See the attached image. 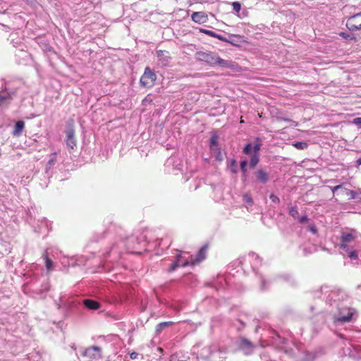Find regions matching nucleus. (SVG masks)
Here are the masks:
<instances>
[{
	"label": "nucleus",
	"mask_w": 361,
	"mask_h": 361,
	"mask_svg": "<svg viewBox=\"0 0 361 361\" xmlns=\"http://www.w3.org/2000/svg\"><path fill=\"white\" fill-rule=\"evenodd\" d=\"M347 298L345 293L339 290H329L326 297V303L331 307L327 311L332 314L334 322L336 324L350 322L355 312V310L350 308L345 302Z\"/></svg>",
	"instance_id": "nucleus-1"
},
{
	"label": "nucleus",
	"mask_w": 361,
	"mask_h": 361,
	"mask_svg": "<svg viewBox=\"0 0 361 361\" xmlns=\"http://www.w3.org/2000/svg\"><path fill=\"white\" fill-rule=\"evenodd\" d=\"M146 237L141 235L140 237L135 235H131L128 237L126 241L121 240L118 243H115L110 247L109 250L104 254V258H111V261H117L120 257L121 255L126 248V251L135 252L133 250L136 249L138 245H145ZM140 253V252H137Z\"/></svg>",
	"instance_id": "nucleus-2"
},
{
	"label": "nucleus",
	"mask_w": 361,
	"mask_h": 361,
	"mask_svg": "<svg viewBox=\"0 0 361 361\" xmlns=\"http://www.w3.org/2000/svg\"><path fill=\"white\" fill-rule=\"evenodd\" d=\"M246 260L250 264L252 271L256 274L259 275L261 290L267 289V284L269 283V281H267L264 276L262 274H259L257 271L259 267L262 264V260L259 256L255 252H250L247 255Z\"/></svg>",
	"instance_id": "nucleus-3"
},
{
	"label": "nucleus",
	"mask_w": 361,
	"mask_h": 361,
	"mask_svg": "<svg viewBox=\"0 0 361 361\" xmlns=\"http://www.w3.org/2000/svg\"><path fill=\"white\" fill-rule=\"evenodd\" d=\"M188 265H191L190 255L186 252L178 251V254L176 256V260L169 267V271L172 272L178 267H185Z\"/></svg>",
	"instance_id": "nucleus-4"
},
{
	"label": "nucleus",
	"mask_w": 361,
	"mask_h": 361,
	"mask_svg": "<svg viewBox=\"0 0 361 361\" xmlns=\"http://www.w3.org/2000/svg\"><path fill=\"white\" fill-rule=\"evenodd\" d=\"M156 79V74L149 67H147L140 78V82L142 86L151 87L154 85Z\"/></svg>",
	"instance_id": "nucleus-5"
},
{
	"label": "nucleus",
	"mask_w": 361,
	"mask_h": 361,
	"mask_svg": "<svg viewBox=\"0 0 361 361\" xmlns=\"http://www.w3.org/2000/svg\"><path fill=\"white\" fill-rule=\"evenodd\" d=\"M345 25L350 31L361 30V12L352 15L348 18Z\"/></svg>",
	"instance_id": "nucleus-6"
},
{
	"label": "nucleus",
	"mask_w": 361,
	"mask_h": 361,
	"mask_svg": "<svg viewBox=\"0 0 361 361\" xmlns=\"http://www.w3.org/2000/svg\"><path fill=\"white\" fill-rule=\"evenodd\" d=\"M82 355L87 357L91 361H97L102 358V349L98 346H92L85 349Z\"/></svg>",
	"instance_id": "nucleus-7"
},
{
	"label": "nucleus",
	"mask_w": 361,
	"mask_h": 361,
	"mask_svg": "<svg viewBox=\"0 0 361 361\" xmlns=\"http://www.w3.org/2000/svg\"><path fill=\"white\" fill-rule=\"evenodd\" d=\"M355 239V236L351 233H342L340 242V248L343 251H349L350 243Z\"/></svg>",
	"instance_id": "nucleus-8"
},
{
	"label": "nucleus",
	"mask_w": 361,
	"mask_h": 361,
	"mask_svg": "<svg viewBox=\"0 0 361 361\" xmlns=\"http://www.w3.org/2000/svg\"><path fill=\"white\" fill-rule=\"evenodd\" d=\"M216 54L212 52L197 51L196 53V59L198 61L205 62L210 66H215Z\"/></svg>",
	"instance_id": "nucleus-9"
},
{
	"label": "nucleus",
	"mask_w": 361,
	"mask_h": 361,
	"mask_svg": "<svg viewBox=\"0 0 361 361\" xmlns=\"http://www.w3.org/2000/svg\"><path fill=\"white\" fill-rule=\"evenodd\" d=\"M238 345L239 349L245 354V355H250L253 353L255 349L254 344L245 338H240L238 341Z\"/></svg>",
	"instance_id": "nucleus-10"
},
{
	"label": "nucleus",
	"mask_w": 361,
	"mask_h": 361,
	"mask_svg": "<svg viewBox=\"0 0 361 361\" xmlns=\"http://www.w3.org/2000/svg\"><path fill=\"white\" fill-rule=\"evenodd\" d=\"M66 145L71 149L76 147V140L75 137V130L72 125L68 124L66 130Z\"/></svg>",
	"instance_id": "nucleus-11"
},
{
	"label": "nucleus",
	"mask_w": 361,
	"mask_h": 361,
	"mask_svg": "<svg viewBox=\"0 0 361 361\" xmlns=\"http://www.w3.org/2000/svg\"><path fill=\"white\" fill-rule=\"evenodd\" d=\"M4 91L5 92H0V106L6 104L12 99V95L15 94L16 88L6 85Z\"/></svg>",
	"instance_id": "nucleus-12"
},
{
	"label": "nucleus",
	"mask_w": 361,
	"mask_h": 361,
	"mask_svg": "<svg viewBox=\"0 0 361 361\" xmlns=\"http://www.w3.org/2000/svg\"><path fill=\"white\" fill-rule=\"evenodd\" d=\"M215 66H219L221 68L235 70L237 66V64L232 61L224 60L217 55V57L216 58Z\"/></svg>",
	"instance_id": "nucleus-13"
},
{
	"label": "nucleus",
	"mask_w": 361,
	"mask_h": 361,
	"mask_svg": "<svg viewBox=\"0 0 361 361\" xmlns=\"http://www.w3.org/2000/svg\"><path fill=\"white\" fill-rule=\"evenodd\" d=\"M191 19L196 23L203 24L207 22L208 16L203 11L193 12L191 15Z\"/></svg>",
	"instance_id": "nucleus-14"
},
{
	"label": "nucleus",
	"mask_w": 361,
	"mask_h": 361,
	"mask_svg": "<svg viewBox=\"0 0 361 361\" xmlns=\"http://www.w3.org/2000/svg\"><path fill=\"white\" fill-rule=\"evenodd\" d=\"M157 56L159 61L164 66L169 65L171 61L169 52L165 50H158L157 51Z\"/></svg>",
	"instance_id": "nucleus-15"
},
{
	"label": "nucleus",
	"mask_w": 361,
	"mask_h": 361,
	"mask_svg": "<svg viewBox=\"0 0 361 361\" xmlns=\"http://www.w3.org/2000/svg\"><path fill=\"white\" fill-rule=\"evenodd\" d=\"M255 176L258 183L266 184L269 180V174L262 169H259L255 172Z\"/></svg>",
	"instance_id": "nucleus-16"
},
{
	"label": "nucleus",
	"mask_w": 361,
	"mask_h": 361,
	"mask_svg": "<svg viewBox=\"0 0 361 361\" xmlns=\"http://www.w3.org/2000/svg\"><path fill=\"white\" fill-rule=\"evenodd\" d=\"M207 247L204 246L201 247L197 252L195 256L190 255L191 265H194L205 259Z\"/></svg>",
	"instance_id": "nucleus-17"
},
{
	"label": "nucleus",
	"mask_w": 361,
	"mask_h": 361,
	"mask_svg": "<svg viewBox=\"0 0 361 361\" xmlns=\"http://www.w3.org/2000/svg\"><path fill=\"white\" fill-rule=\"evenodd\" d=\"M49 250V248L47 249L42 255V258L45 261V266L47 271H51L54 268L53 262L49 257L50 254Z\"/></svg>",
	"instance_id": "nucleus-18"
},
{
	"label": "nucleus",
	"mask_w": 361,
	"mask_h": 361,
	"mask_svg": "<svg viewBox=\"0 0 361 361\" xmlns=\"http://www.w3.org/2000/svg\"><path fill=\"white\" fill-rule=\"evenodd\" d=\"M83 304L89 310H96L100 307V304L98 302L91 299L84 300Z\"/></svg>",
	"instance_id": "nucleus-19"
},
{
	"label": "nucleus",
	"mask_w": 361,
	"mask_h": 361,
	"mask_svg": "<svg viewBox=\"0 0 361 361\" xmlns=\"http://www.w3.org/2000/svg\"><path fill=\"white\" fill-rule=\"evenodd\" d=\"M25 128V123L23 121H18L15 123L14 129L12 133L13 135L18 137L21 135L23 129Z\"/></svg>",
	"instance_id": "nucleus-20"
},
{
	"label": "nucleus",
	"mask_w": 361,
	"mask_h": 361,
	"mask_svg": "<svg viewBox=\"0 0 361 361\" xmlns=\"http://www.w3.org/2000/svg\"><path fill=\"white\" fill-rule=\"evenodd\" d=\"M317 357V354L315 352L305 351L302 353L300 360L301 361H313Z\"/></svg>",
	"instance_id": "nucleus-21"
},
{
	"label": "nucleus",
	"mask_w": 361,
	"mask_h": 361,
	"mask_svg": "<svg viewBox=\"0 0 361 361\" xmlns=\"http://www.w3.org/2000/svg\"><path fill=\"white\" fill-rule=\"evenodd\" d=\"M226 283H227V282H226V279H225V277L223 276H218L216 281L214 282V286L217 290L223 289V288H225Z\"/></svg>",
	"instance_id": "nucleus-22"
},
{
	"label": "nucleus",
	"mask_w": 361,
	"mask_h": 361,
	"mask_svg": "<svg viewBox=\"0 0 361 361\" xmlns=\"http://www.w3.org/2000/svg\"><path fill=\"white\" fill-rule=\"evenodd\" d=\"M277 279L293 284L295 281L293 276L288 273L280 274L277 276Z\"/></svg>",
	"instance_id": "nucleus-23"
},
{
	"label": "nucleus",
	"mask_w": 361,
	"mask_h": 361,
	"mask_svg": "<svg viewBox=\"0 0 361 361\" xmlns=\"http://www.w3.org/2000/svg\"><path fill=\"white\" fill-rule=\"evenodd\" d=\"M226 39H229L228 41H226L225 42L230 43L233 45H236L241 40V37L238 35H229Z\"/></svg>",
	"instance_id": "nucleus-24"
},
{
	"label": "nucleus",
	"mask_w": 361,
	"mask_h": 361,
	"mask_svg": "<svg viewBox=\"0 0 361 361\" xmlns=\"http://www.w3.org/2000/svg\"><path fill=\"white\" fill-rule=\"evenodd\" d=\"M259 161V154L257 153L252 154L250 160V167L254 169Z\"/></svg>",
	"instance_id": "nucleus-25"
},
{
	"label": "nucleus",
	"mask_w": 361,
	"mask_h": 361,
	"mask_svg": "<svg viewBox=\"0 0 361 361\" xmlns=\"http://www.w3.org/2000/svg\"><path fill=\"white\" fill-rule=\"evenodd\" d=\"M173 324H174V322H161L157 324V326L156 327V332L159 334V333L161 332L164 329L169 327L170 326H172Z\"/></svg>",
	"instance_id": "nucleus-26"
},
{
	"label": "nucleus",
	"mask_w": 361,
	"mask_h": 361,
	"mask_svg": "<svg viewBox=\"0 0 361 361\" xmlns=\"http://www.w3.org/2000/svg\"><path fill=\"white\" fill-rule=\"evenodd\" d=\"M57 154L56 152L51 153L49 155V159L47 164V171L49 169L56 161Z\"/></svg>",
	"instance_id": "nucleus-27"
},
{
	"label": "nucleus",
	"mask_w": 361,
	"mask_h": 361,
	"mask_svg": "<svg viewBox=\"0 0 361 361\" xmlns=\"http://www.w3.org/2000/svg\"><path fill=\"white\" fill-rule=\"evenodd\" d=\"M210 150L212 153L216 154V159L221 160V154L220 152L219 145L209 146Z\"/></svg>",
	"instance_id": "nucleus-28"
},
{
	"label": "nucleus",
	"mask_w": 361,
	"mask_h": 361,
	"mask_svg": "<svg viewBox=\"0 0 361 361\" xmlns=\"http://www.w3.org/2000/svg\"><path fill=\"white\" fill-rule=\"evenodd\" d=\"M262 146V141L259 137L255 138V143L254 146H252L253 148V153L259 154V151Z\"/></svg>",
	"instance_id": "nucleus-29"
},
{
	"label": "nucleus",
	"mask_w": 361,
	"mask_h": 361,
	"mask_svg": "<svg viewBox=\"0 0 361 361\" xmlns=\"http://www.w3.org/2000/svg\"><path fill=\"white\" fill-rule=\"evenodd\" d=\"M289 214L294 219L298 218L299 212L297 206H293L289 207Z\"/></svg>",
	"instance_id": "nucleus-30"
},
{
	"label": "nucleus",
	"mask_w": 361,
	"mask_h": 361,
	"mask_svg": "<svg viewBox=\"0 0 361 361\" xmlns=\"http://www.w3.org/2000/svg\"><path fill=\"white\" fill-rule=\"evenodd\" d=\"M219 136L217 134V133H213V134L210 138L209 146H212V145L214 146V145H218L219 144Z\"/></svg>",
	"instance_id": "nucleus-31"
},
{
	"label": "nucleus",
	"mask_w": 361,
	"mask_h": 361,
	"mask_svg": "<svg viewBox=\"0 0 361 361\" xmlns=\"http://www.w3.org/2000/svg\"><path fill=\"white\" fill-rule=\"evenodd\" d=\"M25 46L23 44H19V49L18 51L20 53V56L22 57V59H25L29 57V54L24 50Z\"/></svg>",
	"instance_id": "nucleus-32"
},
{
	"label": "nucleus",
	"mask_w": 361,
	"mask_h": 361,
	"mask_svg": "<svg viewBox=\"0 0 361 361\" xmlns=\"http://www.w3.org/2000/svg\"><path fill=\"white\" fill-rule=\"evenodd\" d=\"M293 145L298 149H305L308 146L305 142H295Z\"/></svg>",
	"instance_id": "nucleus-33"
},
{
	"label": "nucleus",
	"mask_w": 361,
	"mask_h": 361,
	"mask_svg": "<svg viewBox=\"0 0 361 361\" xmlns=\"http://www.w3.org/2000/svg\"><path fill=\"white\" fill-rule=\"evenodd\" d=\"M243 152L247 155L253 154V148L252 144L247 143L243 148Z\"/></svg>",
	"instance_id": "nucleus-34"
},
{
	"label": "nucleus",
	"mask_w": 361,
	"mask_h": 361,
	"mask_svg": "<svg viewBox=\"0 0 361 361\" xmlns=\"http://www.w3.org/2000/svg\"><path fill=\"white\" fill-rule=\"evenodd\" d=\"M247 166V160H243V161H240V169H241V171H242L244 177L246 176Z\"/></svg>",
	"instance_id": "nucleus-35"
},
{
	"label": "nucleus",
	"mask_w": 361,
	"mask_h": 361,
	"mask_svg": "<svg viewBox=\"0 0 361 361\" xmlns=\"http://www.w3.org/2000/svg\"><path fill=\"white\" fill-rule=\"evenodd\" d=\"M243 202L248 204L250 206H252L253 204V200L252 197L248 194H245L243 196Z\"/></svg>",
	"instance_id": "nucleus-36"
},
{
	"label": "nucleus",
	"mask_w": 361,
	"mask_h": 361,
	"mask_svg": "<svg viewBox=\"0 0 361 361\" xmlns=\"http://www.w3.org/2000/svg\"><path fill=\"white\" fill-rule=\"evenodd\" d=\"M345 252L348 254V257L350 259H356L357 258V252L355 250L353 249V247H350V250L349 251H345Z\"/></svg>",
	"instance_id": "nucleus-37"
},
{
	"label": "nucleus",
	"mask_w": 361,
	"mask_h": 361,
	"mask_svg": "<svg viewBox=\"0 0 361 361\" xmlns=\"http://www.w3.org/2000/svg\"><path fill=\"white\" fill-rule=\"evenodd\" d=\"M199 32L201 33H204L208 36L214 37L216 32L209 30L199 28Z\"/></svg>",
	"instance_id": "nucleus-38"
},
{
	"label": "nucleus",
	"mask_w": 361,
	"mask_h": 361,
	"mask_svg": "<svg viewBox=\"0 0 361 361\" xmlns=\"http://www.w3.org/2000/svg\"><path fill=\"white\" fill-rule=\"evenodd\" d=\"M230 168H231V171L233 173H237L238 169H237L236 161L235 159H232L231 161Z\"/></svg>",
	"instance_id": "nucleus-39"
},
{
	"label": "nucleus",
	"mask_w": 361,
	"mask_h": 361,
	"mask_svg": "<svg viewBox=\"0 0 361 361\" xmlns=\"http://www.w3.org/2000/svg\"><path fill=\"white\" fill-rule=\"evenodd\" d=\"M233 9L235 12L238 13L241 9V4L238 1H234L231 3Z\"/></svg>",
	"instance_id": "nucleus-40"
},
{
	"label": "nucleus",
	"mask_w": 361,
	"mask_h": 361,
	"mask_svg": "<svg viewBox=\"0 0 361 361\" xmlns=\"http://www.w3.org/2000/svg\"><path fill=\"white\" fill-rule=\"evenodd\" d=\"M87 258L85 256H80L76 260V264L78 266L85 264V262L87 261Z\"/></svg>",
	"instance_id": "nucleus-41"
},
{
	"label": "nucleus",
	"mask_w": 361,
	"mask_h": 361,
	"mask_svg": "<svg viewBox=\"0 0 361 361\" xmlns=\"http://www.w3.org/2000/svg\"><path fill=\"white\" fill-rule=\"evenodd\" d=\"M269 199L271 200L272 202L275 204H279L280 202L279 198L274 194L271 193L269 195Z\"/></svg>",
	"instance_id": "nucleus-42"
},
{
	"label": "nucleus",
	"mask_w": 361,
	"mask_h": 361,
	"mask_svg": "<svg viewBox=\"0 0 361 361\" xmlns=\"http://www.w3.org/2000/svg\"><path fill=\"white\" fill-rule=\"evenodd\" d=\"M297 219L300 224H305L308 221V217L307 215H303L300 217L298 216Z\"/></svg>",
	"instance_id": "nucleus-43"
},
{
	"label": "nucleus",
	"mask_w": 361,
	"mask_h": 361,
	"mask_svg": "<svg viewBox=\"0 0 361 361\" xmlns=\"http://www.w3.org/2000/svg\"><path fill=\"white\" fill-rule=\"evenodd\" d=\"M308 230L313 234H316L317 232V229L316 226L313 224H310L308 226Z\"/></svg>",
	"instance_id": "nucleus-44"
},
{
	"label": "nucleus",
	"mask_w": 361,
	"mask_h": 361,
	"mask_svg": "<svg viewBox=\"0 0 361 361\" xmlns=\"http://www.w3.org/2000/svg\"><path fill=\"white\" fill-rule=\"evenodd\" d=\"M215 38L222 41V42H226V41H228L229 39H226L227 37L221 35H219L217 33L215 34V36H214Z\"/></svg>",
	"instance_id": "nucleus-45"
},
{
	"label": "nucleus",
	"mask_w": 361,
	"mask_h": 361,
	"mask_svg": "<svg viewBox=\"0 0 361 361\" xmlns=\"http://www.w3.org/2000/svg\"><path fill=\"white\" fill-rule=\"evenodd\" d=\"M353 123L361 127V117H357L354 118Z\"/></svg>",
	"instance_id": "nucleus-46"
},
{
	"label": "nucleus",
	"mask_w": 361,
	"mask_h": 361,
	"mask_svg": "<svg viewBox=\"0 0 361 361\" xmlns=\"http://www.w3.org/2000/svg\"><path fill=\"white\" fill-rule=\"evenodd\" d=\"M137 355H138V354H137V353L133 352V353H132L130 355V358H131V359L134 360V359H136V358H137Z\"/></svg>",
	"instance_id": "nucleus-47"
},
{
	"label": "nucleus",
	"mask_w": 361,
	"mask_h": 361,
	"mask_svg": "<svg viewBox=\"0 0 361 361\" xmlns=\"http://www.w3.org/2000/svg\"><path fill=\"white\" fill-rule=\"evenodd\" d=\"M173 162H174L173 161V158L171 157V158L168 159L166 164H167L168 166H169V165L173 164Z\"/></svg>",
	"instance_id": "nucleus-48"
},
{
	"label": "nucleus",
	"mask_w": 361,
	"mask_h": 361,
	"mask_svg": "<svg viewBox=\"0 0 361 361\" xmlns=\"http://www.w3.org/2000/svg\"><path fill=\"white\" fill-rule=\"evenodd\" d=\"M341 188V185H336L334 186V188H332V192H334L336 190H338L339 188Z\"/></svg>",
	"instance_id": "nucleus-49"
},
{
	"label": "nucleus",
	"mask_w": 361,
	"mask_h": 361,
	"mask_svg": "<svg viewBox=\"0 0 361 361\" xmlns=\"http://www.w3.org/2000/svg\"><path fill=\"white\" fill-rule=\"evenodd\" d=\"M340 35H341V36H342V37H344V38H347V37H348V36H349V35H348V34L345 33V32H343L340 33Z\"/></svg>",
	"instance_id": "nucleus-50"
},
{
	"label": "nucleus",
	"mask_w": 361,
	"mask_h": 361,
	"mask_svg": "<svg viewBox=\"0 0 361 361\" xmlns=\"http://www.w3.org/2000/svg\"><path fill=\"white\" fill-rule=\"evenodd\" d=\"M12 44H13V46L15 47H18V42H15L13 39H12V41H11Z\"/></svg>",
	"instance_id": "nucleus-51"
},
{
	"label": "nucleus",
	"mask_w": 361,
	"mask_h": 361,
	"mask_svg": "<svg viewBox=\"0 0 361 361\" xmlns=\"http://www.w3.org/2000/svg\"><path fill=\"white\" fill-rule=\"evenodd\" d=\"M326 289H327V287H325V288L322 287L321 288V292H324V291L325 293H327L329 291Z\"/></svg>",
	"instance_id": "nucleus-52"
},
{
	"label": "nucleus",
	"mask_w": 361,
	"mask_h": 361,
	"mask_svg": "<svg viewBox=\"0 0 361 361\" xmlns=\"http://www.w3.org/2000/svg\"><path fill=\"white\" fill-rule=\"evenodd\" d=\"M356 163L357 165H361V157L357 159Z\"/></svg>",
	"instance_id": "nucleus-53"
},
{
	"label": "nucleus",
	"mask_w": 361,
	"mask_h": 361,
	"mask_svg": "<svg viewBox=\"0 0 361 361\" xmlns=\"http://www.w3.org/2000/svg\"><path fill=\"white\" fill-rule=\"evenodd\" d=\"M286 121H290V119H285Z\"/></svg>",
	"instance_id": "nucleus-54"
},
{
	"label": "nucleus",
	"mask_w": 361,
	"mask_h": 361,
	"mask_svg": "<svg viewBox=\"0 0 361 361\" xmlns=\"http://www.w3.org/2000/svg\"><path fill=\"white\" fill-rule=\"evenodd\" d=\"M175 169L179 170V168H177V166H176Z\"/></svg>",
	"instance_id": "nucleus-55"
}]
</instances>
